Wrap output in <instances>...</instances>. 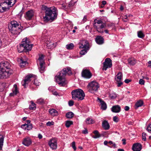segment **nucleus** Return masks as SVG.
I'll return each mask as SVG.
<instances>
[{
	"label": "nucleus",
	"instance_id": "obj_64",
	"mask_svg": "<svg viewBox=\"0 0 151 151\" xmlns=\"http://www.w3.org/2000/svg\"><path fill=\"white\" fill-rule=\"evenodd\" d=\"M122 141H123V144L124 145H125L126 144V140L124 139H122Z\"/></svg>",
	"mask_w": 151,
	"mask_h": 151
},
{
	"label": "nucleus",
	"instance_id": "obj_62",
	"mask_svg": "<svg viewBox=\"0 0 151 151\" xmlns=\"http://www.w3.org/2000/svg\"><path fill=\"white\" fill-rule=\"evenodd\" d=\"M38 138L40 139H41L42 138V136L40 134H38Z\"/></svg>",
	"mask_w": 151,
	"mask_h": 151
},
{
	"label": "nucleus",
	"instance_id": "obj_46",
	"mask_svg": "<svg viewBox=\"0 0 151 151\" xmlns=\"http://www.w3.org/2000/svg\"><path fill=\"white\" fill-rule=\"evenodd\" d=\"M32 124H27V130H30L32 129Z\"/></svg>",
	"mask_w": 151,
	"mask_h": 151
},
{
	"label": "nucleus",
	"instance_id": "obj_19",
	"mask_svg": "<svg viewBox=\"0 0 151 151\" xmlns=\"http://www.w3.org/2000/svg\"><path fill=\"white\" fill-rule=\"evenodd\" d=\"M141 149V145L139 143L134 144L132 147V150L134 151H140Z\"/></svg>",
	"mask_w": 151,
	"mask_h": 151
},
{
	"label": "nucleus",
	"instance_id": "obj_48",
	"mask_svg": "<svg viewBox=\"0 0 151 151\" xmlns=\"http://www.w3.org/2000/svg\"><path fill=\"white\" fill-rule=\"evenodd\" d=\"M147 129L149 132L151 133V123L147 127Z\"/></svg>",
	"mask_w": 151,
	"mask_h": 151
},
{
	"label": "nucleus",
	"instance_id": "obj_41",
	"mask_svg": "<svg viewBox=\"0 0 151 151\" xmlns=\"http://www.w3.org/2000/svg\"><path fill=\"white\" fill-rule=\"evenodd\" d=\"M88 49H85L81 50L80 52V54L82 55L86 54L87 52V50Z\"/></svg>",
	"mask_w": 151,
	"mask_h": 151
},
{
	"label": "nucleus",
	"instance_id": "obj_24",
	"mask_svg": "<svg viewBox=\"0 0 151 151\" xmlns=\"http://www.w3.org/2000/svg\"><path fill=\"white\" fill-rule=\"evenodd\" d=\"M98 100L101 103V109L103 110H106L107 108V105L105 102L99 98H98Z\"/></svg>",
	"mask_w": 151,
	"mask_h": 151
},
{
	"label": "nucleus",
	"instance_id": "obj_45",
	"mask_svg": "<svg viewBox=\"0 0 151 151\" xmlns=\"http://www.w3.org/2000/svg\"><path fill=\"white\" fill-rule=\"evenodd\" d=\"M113 120L115 122H119V119L118 117L115 116L113 117Z\"/></svg>",
	"mask_w": 151,
	"mask_h": 151
},
{
	"label": "nucleus",
	"instance_id": "obj_54",
	"mask_svg": "<svg viewBox=\"0 0 151 151\" xmlns=\"http://www.w3.org/2000/svg\"><path fill=\"white\" fill-rule=\"evenodd\" d=\"M72 147L74 150H76V147L75 146V143L74 142H72Z\"/></svg>",
	"mask_w": 151,
	"mask_h": 151
},
{
	"label": "nucleus",
	"instance_id": "obj_5",
	"mask_svg": "<svg viewBox=\"0 0 151 151\" xmlns=\"http://www.w3.org/2000/svg\"><path fill=\"white\" fill-rule=\"evenodd\" d=\"M32 45L30 44L29 39L26 37L22 40V41L20 45V47L22 48L21 50H19V52H21L23 51H26L30 50L32 48Z\"/></svg>",
	"mask_w": 151,
	"mask_h": 151
},
{
	"label": "nucleus",
	"instance_id": "obj_10",
	"mask_svg": "<svg viewBox=\"0 0 151 151\" xmlns=\"http://www.w3.org/2000/svg\"><path fill=\"white\" fill-rule=\"evenodd\" d=\"M103 70H106L108 68H110L112 65L111 60L109 58H106L105 61L103 63Z\"/></svg>",
	"mask_w": 151,
	"mask_h": 151
},
{
	"label": "nucleus",
	"instance_id": "obj_8",
	"mask_svg": "<svg viewBox=\"0 0 151 151\" xmlns=\"http://www.w3.org/2000/svg\"><path fill=\"white\" fill-rule=\"evenodd\" d=\"M44 56L43 55H42L40 56L38 60L37 61V64H39L40 66L39 69L41 73H43L45 70V62L44 59Z\"/></svg>",
	"mask_w": 151,
	"mask_h": 151
},
{
	"label": "nucleus",
	"instance_id": "obj_3",
	"mask_svg": "<svg viewBox=\"0 0 151 151\" xmlns=\"http://www.w3.org/2000/svg\"><path fill=\"white\" fill-rule=\"evenodd\" d=\"M58 73L55 77L56 81L60 86H64L67 83L65 78L66 74L70 75L71 74L70 68L69 67L65 68Z\"/></svg>",
	"mask_w": 151,
	"mask_h": 151
},
{
	"label": "nucleus",
	"instance_id": "obj_9",
	"mask_svg": "<svg viewBox=\"0 0 151 151\" xmlns=\"http://www.w3.org/2000/svg\"><path fill=\"white\" fill-rule=\"evenodd\" d=\"M82 76L87 79H89L92 76V74L89 69L84 68L81 73Z\"/></svg>",
	"mask_w": 151,
	"mask_h": 151
},
{
	"label": "nucleus",
	"instance_id": "obj_14",
	"mask_svg": "<svg viewBox=\"0 0 151 151\" xmlns=\"http://www.w3.org/2000/svg\"><path fill=\"white\" fill-rule=\"evenodd\" d=\"M9 6L6 5V3L5 1L0 4V12H3L6 11L9 9Z\"/></svg>",
	"mask_w": 151,
	"mask_h": 151
},
{
	"label": "nucleus",
	"instance_id": "obj_27",
	"mask_svg": "<svg viewBox=\"0 0 151 151\" xmlns=\"http://www.w3.org/2000/svg\"><path fill=\"white\" fill-rule=\"evenodd\" d=\"M128 63L130 65H134L136 63V60L133 58H130L128 60Z\"/></svg>",
	"mask_w": 151,
	"mask_h": 151
},
{
	"label": "nucleus",
	"instance_id": "obj_32",
	"mask_svg": "<svg viewBox=\"0 0 151 151\" xmlns=\"http://www.w3.org/2000/svg\"><path fill=\"white\" fill-rule=\"evenodd\" d=\"M74 45L73 43H71L67 45H66V48L68 50H71L73 49Z\"/></svg>",
	"mask_w": 151,
	"mask_h": 151
},
{
	"label": "nucleus",
	"instance_id": "obj_23",
	"mask_svg": "<svg viewBox=\"0 0 151 151\" xmlns=\"http://www.w3.org/2000/svg\"><path fill=\"white\" fill-rule=\"evenodd\" d=\"M102 126L104 129L107 130L109 129L110 126L107 121L104 120L102 123Z\"/></svg>",
	"mask_w": 151,
	"mask_h": 151
},
{
	"label": "nucleus",
	"instance_id": "obj_18",
	"mask_svg": "<svg viewBox=\"0 0 151 151\" xmlns=\"http://www.w3.org/2000/svg\"><path fill=\"white\" fill-rule=\"evenodd\" d=\"M111 111L114 113H119L121 111L120 106L118 105L114 106L111 109Z\"/></svg>",
	"mask_w": 151,
	"mask_h": 151
},
{
	"label": "nucleus",
	"instance_id": "obj_33",
	"mask_svg": "<svg viewBox=\"0 0 151 151\" xmlns=\"http://www.w3.org/2000/svg\"><path fill=\"white\" fill-rule=\"evenodd\" d=\"M74 116V114L72 112H68L66 114V116L67 118L71 119Z\"/></svg>",
	"mask_w": 151,
	"mask_h": 151
},
{
	"label": "nucleus",
	"instance_id": "obj_38",
	"mask_svg": "<svg viewBox=\"0 0 151 151\" xmlns=\"http://www.w3.org/2000/svg\"><path fill=\"white\" fill-rule=\"evenodd\" d=\"M137 36L139 37L143 38L144 37L145 35L142 32L140 31L137 32Z\"/></svg>",
	"mask_w": 151,
	"mask_h": 151
},
{
	"label": "nucleus",
	"instance_id": "obj_26",
	"mask_svg": "<svg viewBox=\"0 0 151 151\" xmlns=\"http://www.w3.org/2000/svg\"><path fill=\"white\" fill-rule=\"evenodd\" d=\"M123 75L121 72H119L116 75L115 79L116 81H120L122 79Z\"/></svg>",
	"mask_w": 151,
	"mask_h": 151
},
{
	"label": "nucleus",
	"instance_id": "obj_16",
	"mask_svg": "<svg viewBox=\"0 0 151 151\" xmlns=\"http://www.w3.org/2000/svg\"><path fill=\"white\" fill-rule=\"evenodd\" d=\"M22 143L25 146H29L32 144V140L29 137H26L23 139Z\"/></svg>",
	"mask_w": 151,
	"mask_h": 151
},
{
	"label": "nucleus",
	"instance_id": "obj_42",
	"mask_svg": "<svg viewBox=\"0 0 151 151\" xmlns=\"http://www.w3.org/2000/svg\"><path fill=\"white\" fill-rule=\"evenodd\" d=\"M37 102V103L40 104H43L45 103L44 99L41 98L38 99Z\"/></svg>",
	"mask_w": 151,
	"mask_h": 151
},
{
	"label": "nucleus",
	"instance_id": "obj_58",
	"mask_svg": "<svg viewBox=\"0 0 151 151\" xmlns=\"http://www.w3.org/2000/svg\"><path fill=\"white\" fill-rule=\"evenodd\" d=\"M124 109L126 111H128V110H129V106H126L124 107Z\"/></svg>",
	"mask_w": 151,
	"mask_h": 151
},
{
	"label": "nucleus",
	"instance_id": "obj_6",
	"mask_svg": "<svg viewBox=\"0 0 151 151\" xmlns=\"http://www.w3.org/2000/svg\"><path fill=\"white\" fill-rule=\"evenodd\" d=\"M73 99L78 101H81L84 99L85 94L84 91L81 89H77L71 92Z\"/></svg>",
	"mask_w": 151,
	"mask_h": 151
},
{
	"label": "nucleus",
	"instance_id": "obj_34",
	"mask_svg": "<svg viewBox=\"0 0 151 151\" xmlns=\"http://www.w3.org/2000/svg\"><path fill=\"white\" fill-rule=\"evenodd\" d=\"M36 104L32 101H31V104L29 105V108L30 110H35L36 108Z\"/></svg>",
	"mask_w": 151,
	"mask_h": 151
},
{
	"label": "nucleus",
	"instance_id": "obj_20",
	"mask_svg": "<svg viewBox=\"0 0 151 151\" xmlns=\"http://www.w3.org/2000/svg\"><path fill=\"white\" fill-rule=\"evenodd\" d=\"M96 42L99 45H101L104 43V39L100 36H97L95 39Z\"/></svg>",
	"mask_w": 151,
	"mask_h": 151
},
{
	"label": "nucleus",
	"instance_id": "obj_59",
	"mask_svg": "<svg viewBox=\"0 0 151 151\" xmlns=\"http://www.w3.org/2000/svg\"><path fill=\"white\" fill-rule=\"evenodd\" d=\"M131 80L128 79H126L124 81L126 83H128Z\"/></svg>",
	"mask_w": 151,
	"mask_h": 151
},
{
	"label": "nucleus",
	"instance_id": "obj_17",
	"mask_svg": "<svg viewBox=\"0 0 151 151\" xmlns=\"http://www.w3.org/2000/svg\"><path fill=\"white\" fill-rule=\"evenodd\" d=\"M106 25L104 23L101 24H99L98 26H94V27L96 29L97 31L99 32H104L103 28H105Z\"/></svg>",
	"mask_w": 151,
	"mask_h": 151
},
{
	"label": "nucleus",
	"instance_id": "obj_40",
	"mask_svg": "<svg viewBox=\"0 0 151 151\" xmlns=\"http://www.w3.org/2000/svg\"><path fill=\"white\" fill-rule=\"evenodd\" d=\"M46 44L47 47H48V48H50V47H52L54 46V43L52 42H50L49 41H48L46 42Z\"/></svg>",
	"mask_w": 151,
	"mask_h": 151
},
{
	"label": "nucleus",
	"instance_id": "obj_15",
	"mask_svg": "<svg viewBox=\"0 0 151 151\" xmlns=\"http://www.w3.org/2000/svg\"><path fill=\"white\" fill-rule=\"evenodd\" d=\"M34 15V12L32 10L28 11L25 15V18L28 20H30Z\"/></svg>",
	"mask_w": 151,
	"mask_h": 151
},
{
	"label": "nucleus",
	"instance_id": "obj_50",
	"mask_svg": "<svg viewBox=\"0 0 151 151\" xmlns=\"http://www.w3.org/2000/svg\"><path fill=\"white\" fill-rule=\"evenodd\" d=\"M74 104V101L72 100L68 102L69 105L70 106H73V105Z\"/></svg>",
	"mask_w": 151,
	"mask_h": 151
},
{
	"label": "nucleus",
	"instance_id": "obj_63",
	"mask_svg": "<svg viewBox=\"0 0 151 151\" xmlns=\"http://www.w3.org/2000/svg\"><path fill=\"white\" fill-rule=\"evenodd\" d=\"M102 4L105 5L106 3V2L105 1H103L102 2Z\"/></svg>",
	"mask_w": 151,
	"mask_h": 151
},
{
	"label": "nucleus",
	"instance_id": "obj_13",
	"mask_svg": "<svg viewBox=\"0 0 151 151\" xmlns=\"http://www.w3.org/2000/svg\"><path fill=\"white\" fill-rule=\"evenodd\" d=\"M79 48H84L85 49H88V42L85 40L81 41L79 43Z\"/></svg>",
	"mask_w": 151,
	"mask_h": 151
},
{
	"label": "nucleus",
	"instance_id": "obj_36",
	"mask_svg": "<svg viewBox=\"0 0 151 151\" xmlns=\"http://www.w3.org/2000/svg\"><path fill=\"white\" fill-rule=\"evenodd\" d=\"M6 84L4 83H0V91H2L6 87Z\"/></svg>",
	"mask_w": 151,
	"mask_h": 151
},
{
	"label": "nucleus",
	"instance_id": "obj_30",
	"mask_svg": "<svg viewBox=\"0 0 151 151\" xmlns=\"http://www.w3.org/2000/svg\"><path fill=\"white\" fill-rule=\"evenodd\" d=\"M4 138V137L3 135H0V150L2 149V146L3 145Z\"/></svg>",
	"mask_w": 151,
	"mask_h": 151
},
{
	"label": "nucleus",
	"instance_id": "obj_44",
	"mask_svg": "<svg viewBox=\"0 0 151 151\" xmlns=\"http://www.w3.org/2000/svg\"><path fill=\"white\" fill-rule=\"evenodd\" d=\"M34 79V84L36 86H39L40 84V83L37 80L35 79V78Z\"/></svg>",
	"mask_w": 151,
	"mask_h": 151
},
{
	"label": "nucleus",
	"instance_id": "obj_53",
	"mask_svg": "<svg viewBox=\"0 0 151 151\" xmlns=\"http://www.w3.org/2000/svg\"><path fill=\"white\" fill-rule=\"evenodd\" d=\"M128 20V17L127 15L125 16V17L123 19V21L124 22H127Z\"/></svg>",
	"mask_w": 151,
	"mask_h": 151
},
{
	"label": "nucleus",
	"instance_id": "obj_25",
	"mask_svg": "<svg viewBox=\"0 0 151 151\" xmlns=\"http://www.w3.org/2000/svg\"><path fill=\"white\" fill-rule=\"evenodd\" d=\"M18 62H19L20 66L21 68L24 67L27 63L26 60H24L22 58L19 59L18 60Z\"/></svg>",
	"mask_w": 151,
	"mask_h": 151
},
{
	"label": "nucleus",
	"instance_id": "obj_52",
	"mask_svg": "<svg viewBox=\"0 0 151 151\" xmlns=\"http://www.w3.org/2000/svg\"><path fill=\"white\" fill-rule=\"evenodd\" d=\"M27 124H24L22 125L21 127L22 128L25 130H27Z\"/></svg>",
	"mask_w": 151,
	"mask_h": 151
},
{
	"label": "nucleus",
	"instance_id": "obj_4",
	"mask_svg": "<svg viewBox=\"0 0 151 151\" xmlns=\"http://www.w3.org/2000/svg\"><path fill=\"white\" fill-rule=\"evenodd\" d=\"M8 27L10 32L13 35H18L22 31L20 25L15 21H11Z\"/></svg>",
	"mask_w": 151,
	"mask_h": 151
},
{
	"label": "nucleus",
	"instance_id": "obj_43",
	"mask_svg": "<svg viewBox=\"0 0 151 151\" xmlns=\"http://www.w3.org/2000/svg\"><path fill=\"white\" fill-rule=\"evenodd\" d=\"M109 96L111 99H113L115 98L117 96L116 94L114 93H110Z\"/></svg>",
	"mask_w": 151,
	"mask_h": 151
},
{
	"label": "nucleus",
	"instance_id": "obj_2",
	"mask_svg": "<svg viewBox=\"0 0 151 151\" xmlns=\"http://www.w3.org/2000/svg\"><path fill=\"white\" fill-rule=\"evenodd\" d=\"M10 63L6 61L0 62V79L8 78L12 73Z\"/></svg>",
	"mask_w": 151,
	"mask_h": 151
},
{
	"label": "nucleus",
	"instance_id": "obj_11",
	"mask_svg": "<svg viewBox=\"0 0 151 151\" xmlns=\"http://www.w3.org/2000/svg\"><path fill=\"white\" fill-rule=\"evenodd\" d=\"M36 76L32 74H30L27 75L25 78L24 81H22V83L23 86L25 87V86L26 84H28L31 80V78H35Z\"/></svg>",
	"mask_w": 151,
	"mask_h": 151
},
{
	"label": "nucleus",
	"instance_id": "obj_29",
	"mask_svg": "<svg viewBox=\"0 0 151 151\" xmlns=\"http://www.w3.org/2000/svg\"><path fill=\"white\" fill-rule=\"evenodd\" d=\"M143 104V101L142 100L137 101L135 104L136 109H137L139 107L142 106Z\"/></svg>",
	"mask_w": 151,
	"mask_h": 151
},
{
	"label": "nucleus",
	"instance_id": "obj_47",
	"mask_svg": "<svg viewBox=\"0 0 151 151\" xmlns=\"http://www.w3.org/2000/svg\"><path fill=\"white\" fill-rule=\"evenodd\" d=\"M146 133L143 132L142 133V139L144 141H145L146 140Z\"/></svg>",
	"mask_w": 151,
	"mask_h": 151
},
{
	"label": "nucleus",
	"instance_id": "obj_7",
	"mask_svg": "<svg viewBox=\"0 0 151 151\" xmlns=\"http://www.w3.org/2000/svg\"><path fill=\"white\" fill-rule=\"evenodd\" d=\"M87 87L89 92L94 93L98 91L99 86L97 82L93 81L88 84Z\"/></svg>",
	"mask_w": 151,
	"mask_h": 151
},
{
	"label": "nucleus",
	"instance_id": "obj_31",
	"mask_svg": "<svg viewBox=\"0 0 151 151\" xmlns=\"http://www.w3.org/2000/svg\"><path fill=\"white\" fill-rule=\"evenodd\" d=\"M94 22V23L93 24V26H98V25L99 24H101L104 23L101 20H97V19H95Z\"/></svg>",
	"mask_w": 151,
	"mask_h": 151
},
{
	"label": "nucleus",
	"instance_id": "obj_55",
	"mask_svg": "<svg viewBox=\"0 0 151 151\" xmlns=\"http://www.w3.org/2000/svg\"><path fill=\"white\" fill-rule=\"evenodd\" d=\"M117 82H118L117 86L118 87H120L122 84V83L121 82V81H117Z\"/></svg>",
	"mask_w": 151,
	"mask_h": 151
},
{
	"label": "nucleus",
	"instance_id": "obj_39",
	"mask_svg": "<svg viewBox=\"0 0 151 151\" xmlns=\"http://www.w3.org/2000/svg\"><path fill=\"white\" fill-rule=\"evenodd\" d=\"M86 123L88 124H93L94 123V121L90 118H88L86 121Z\"/></svg>",
	"mask_w": 151,
	"mask_h": 151
},
{
	"label": "nucleus",
	"instance_id": "obj_12",
	"mask_svg": "<svg viewBox=\"0 0 151 151\" xmlns=\"http://www.w3.org/2000/svg\"><path fill=\"white\" fill-rule=\"evenodd\" d=\"M48 145L52 150H55L57 147V140L56 138L51 139L48 142Z\"/></svg>",
	"mask_w": 151,
	"mask_h": 151
},
{
	"label": "nucleus",
	"instance_id": "obj_57",
	"mask_svg": "<svg viewBox=\"0 0 151 151\" xmlns=\"http://www.w3.org/2000/svg\"><path fill=\"white\" fill-rule=\"evenodd\" d=\"M82 133L84 134H87L88 133V131L87 129H85L83 131Z\"/></svg>",
	"mask_w": 151,
	"mask_h": 151
},
{
	"label": "nucleus",
	"instance_id": "obj_21",
	"mask_svg": "<svg viewBox=\"0 0 151 151\" xmlns=\"http://www.w3.org/2000/svg\"><path fill=\"white\" fill-rule=\"evenodd\" d=\"M16 1V0H6L5 2L6 3V5L10 7L13 5Z\"/></svg>",
	"mask_w": 151,
	"mask_h": 151
},
{
	"label": "nucleus",
	"instance_id": "obj_49",
	"mask_svg": "<svg viewBox=\"0 0 151 151\" xmlns=\"http://www.w3.org/2000/svg\"><path fill=\"white\" fill-rule=\"evenodd\" d=\"M139 83L141 85H144L145 83V81L142 79H140L139 81Z\"/></svg>",
	"mask_w": 151,
	"mask_h": 151
},
{
	"label": "nucleus",
	"instance_id": "obj_28",
	"mask_svg": "<svg viewBox=\"0 0 151 151\" xmlns=\"http://www.w3.org/2000/svg\"><path fill=\"white\" fill-rule=\"evenodd\" d=\"M49 112L52 116H54L58 115V111L53 109H50L49 110Z\"/></svg>",
	"mask_w": 151,
	"mask_h": 151
},
{
	"label": "nucleus",
	"instance_id": "obj_61",
	"mask_svg": "<svg viewBox=\"0 0 151 151\" xmlns=\"http://www.w3.org/2000/svg\"><path fill=\"white\" fill-rule=\"evenodd\" d=\"M112 145H113L112 146L110 147V148H112V147H114V148H116V144H115V143H113V144Z\"/></svg>",
	"mask_w": 151,
	"mask_h": 151
},
{
	"label": "nucleus",
	"instance_id": "obj_35",
	"mask_svg": "<svg viewBox=\"0 0 151 151\" xmlns=\"http://www.w3.org/2000/svg\"><path fill=\"white\" fill-rule=\"evenodd\" d=\"M93 133L95 134V136L93 137L94 138H99L101 137L100 134H99V132L97 130H95L93 132Z\"/></svg>",
	"mask_w": 151,
	"mask_h": 151
},
{
	"label": "nucleus",
	"instance_id": "obj_22",
	"mask_svg": "<svg viewBox=\"0 0 151 151\" xmlns=\"http://www.w3.org/2000/svg\"><path fill=\"white\" fill-rule=\"evenodd\" d=\"M19 92V91L18 90L17 85L16 84H14V87L13 89V92L10 93V95L11 96H13L15 95H16Z\"/></svg>",
	"mask_w": 151,
	"mask_h": 151
},
{
	"label": "nucleus",
	"instance_id": "obj_60",
	"mask_svg": "<svg viewBox=\"0 0 151 151\" xmlns=\"http://www.w3.org/2000/svg\"><path fill=\"white\" fill-rule=\"evenodd\" d=\"M147 66L148 67L151 68V61H149L148 62V65Z\"/></svg>",
	"mask_w": 151,
	"mask_h": 151
},
{
	"label": "nucleus",
	"instance_id": "obj_51",
	"mask_svg": "<svg viewBox=\"0 0 151 151\" xmlns=\"http://www.w3.org/2000/svg\"><path fill=\"white\" fill-rule=\"evenodd\" d=\"M54 124V123L53 122H48L47 123L46 125L47 126H51V125H53Z\"/></svg>",
	"mask_w": 151,
	"mask_h": 151
},
{
	"label": "nucleus",
	"instance_id": "obj_1",
	"mask_svg": "<svg viewBox=\"0 0 151 151\" xmlns=\"http://www.w3.org/2000/svg\"><path fill=\"white\" fill-rule=\"evenodd\" d=\"M41 9L45 12V16L43 18L45 21L53 20L57 18L58 11L55 7H47L46 6L43 5L42 6Z\"/></svg>",
	"mask_w": 151,
	"mask_h": 151
},
{
	"label": "nucleus",
	"instance_id": "obj_56",
	"mask_svg": "<svg viewBox=\"0 0 151 151\" xmlns=\"http://www.w3.org/2000/svg\"><path fill=\"white\" fill-rule=\"evenodd\" d=\"M87 20V17L86 16H85L84 17L83 19V23H84Z\"/></svg>",
	"mask_w": 151,
	"mask_h": 151
},
{
	"label": "nucleus",
	"instance_id": "obj_37",
	"mask_svg": "<svg viewBox=\"0 0 151 151\" xmlns=\"http://www.w3.org/2000/svg\"><path fill=\"white\" fill-rule=\"evenodd\" d=\"M73 124V122L72 121H67L65 122V126L67 127H69L70 126Z\"/></svg>",
	"mask_w": 151,
	"mask_h": 151
}]
</instances>
